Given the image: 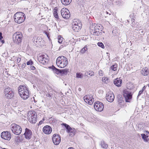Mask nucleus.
Returning <instances> with one entry per match:
<instances>
[{"label":"nucleus","mask_w":149,"mask_h":149,"mask_svg":"<svg viewBox=\"0 0 149 149\" xmlns=\"http://www.w3.org/2000/svg\"><path fill=\"white\" fill-rule=\"evenodd\" d=\"M138 33L141 35H142L144 33V31L143 29H140L139 30Z\"/></svg>","instance_id":"nucleus-38"},{"label":"nucleus","mask_w":149,"mask_h":149,"mask_svg":"<svg viewBox=\"0 0 149 149\" xmlns=\"http://www.w3.org/2000/svg\"><path fill=\"white\" fill-rule=\"evenodd\" d=\"M2 138L8 140H10L11 138V134L9 132L4 131L2 132L1 135Z\"/></svg>","instance_id":"nucleus-13"},{"label":"nucleus","mask_w":149,"mask_h":149,"mask_svg":"<svg viewBox=\"0 0 149 149\" xmlns=\"http://www.w3.org/2000/svg\"><path fill=\"white\" fill-rule=\"evenodd\" d=\"M30 68H31V69L33 70H34L36 69V68L33 66H31V67H30Z\"/></svg>","instance_id":"nucleus-47"},{"label":"nucleus","mask_w":149,"mask_h":149,"mask_svg":"<svg viewBox=\"0 0 149 149\" xmlns=\"http://www.w3.org/2000/svg\"><path fill=\"white\" fill-rule=\"evenodd\" d=\"M63 38H58V42L60 44L63 41Z\"/></svg>","instance_id":"nucleus-40"},{"label":"nucleus","mask_w":149,"mask_h":149,"mask_svg":"<svg viewBox=\"0 0 149 149\" xmlns=\"http://www.w3.org/2000/svg\"><path fill=\"white\" fill-rule=\"evenodd\" d=\"M2 34L0 32V40H1L3 38V37L2 36Z\"/></svg>","instance_id":"nucleus-49"},{"label":"nucleus","mask_w":149,"mask_h":149,"mask_svg":"<svg viewBox=\"0 0 149 149\" xmlns=\"http://www.w3.org/2000/svg\"><path fill=\"white\" fill-rule=\"evenodd\" d=\"M61 15L64 18L67 19L70 16V13L69 10L65 8L62 9L61 10Z\"/></svg>","instance_id":"nucleus-9"},{"label":"nucleus","mask_w":149,"mask_h":149,"mask_svg":"<svg viewBox=\"0 0 149 149\" xmlns=\"http://www.w3.org/2000/svg\"><path fill=\"white\" fill-rule=\"evenodd\" d=\"M21 61V58H20L18 57L17 59V61L19 63Z\"/></svg>","instance_id":"nucleus-46"},{"label":"nucleus","mask_w":149,"mask_h":149,"mask_svg":"<svg viewBox=\"0 0 149 149\" xmlns=\"http://www.w3.org/2000/svg\"><path fill=\"white\" fill-rule=\"evenodd\" d=\"M53 15L54 16V17L56 18H58V15L57 12V11L56 10H55L54 13H53Z\"/></svg>","instance_id":"nucleus-36"},{"label":"nucleus","mask_w":149,"mask_h":149,"mask_svg":"<svg viewBox=\"0 0 149 149\" xmlns=\"http://www.w3.org/2000/svg\"><path fill=\"white\" fill-rule=\"evenodd\" d=\"M88 47V46H87V45H85L84 47L80 51L81 53L82 54L84 53L87 50Z\"/></svg>","instance_id":"nucleus-28"},{"label":"nucleus","mask_w":149,"mask_h":149,"mask_svg":"<svg viewBox=\"0 0 149 149\" xmlns=\"http://www.w3.org/2000/svg\"><path fill=\"white\" fill-rule=\"evenodd\" d=\"M98 74L100 76H102L103 75V72L101 70L99 71L98 72Z\"/></svg>","instance_id":"nucleus-43"},{"label":"nucleus","mask_w":149,"mask_h":149,"mask_svg":"<svg viewBox=\"0 0 149 149\" xmlns=\"http://www.w3.org/2000/svg\"><path fill=\"white\" fill-rule=\"evenodd\" d=\"M134 19H132L131 20L132 21H134Z\"/></svg>","instance_id":"nucleus-55"},{"label":"nucleus","mask_w":149,"mask_h":149,"mask_svg":"<svg viewBox=\"0 0 149 149\" xmlns=\"http://www.w3.org/2000/svg\"><path fill=\"white\" fill-rule=\"evenodd\" d=\"M61 138L60 136L57 134H54L52 137V141L54 144L56 145L59 144L61 142Z\"/></svg>","instance_id":"nucleus-15"},{"label":"nucleus","mask_w":149,"mask_h":149,"mask_svg":"<svg viewBox=\"0 0 149 149\" xmlns=\"http://www.w3.org/2000/svg\"><path fill=\"white\" fill-rule=\"evenodd\" d=\"M54 72L57 74L60 73V70L56 68L54 66H53L52 68Z\"/></svg>","instance_id":"nucleus-32"},{"label":"nucleus","mask_w":149,"mask_h":149,"mask_svg":"<svg viewBox=\"0 0 149 149\" xmlns=\"http://www.w3.org/2000/svg\"><path fill=\"white\" fill-rule=\"evenodd\" d=\"M45 32V33L46 34V35L47 36V37L49 38V37L48 36H49V34L48 33H47V32Z\"/></svg>","instance_id":"nucleus-51"},{"label":"nucleus","mask_w":149,"mask_h":149,"mask_svg":"<svg viewBox=\"0 0 149 149\" xmlns=\"http://www.w3.org/2000/svg\"><path fill=\"white\" fill-rule=\"evenodd\" d=\"M100 144L102 147L103 148L106 149L108 147V145L106 144L104 141H101Z\"/></svg>","instance_id":"nucleus-26"},{"label":"nucleus","mask_w":149,"mask_h":149,"mask_svg":"<svg viewBox=\"0 0 149 149\" xmlns=\"http://www.w3.org/2000/svg\"><path fill=\"white\" fill-rule=\"evenodd\" d=\"M108 78L107 77H103L102 79V81L106 83H107L108 81Z\"/></svg>","instance_id":"nucleus-35"},{"label":"nucleus","mask_w":149,"mask_h":149,"mask_svg":"<svg viewBox=\"0 0 149 149\" xmlns=\"http://www.w3.org/2000/svg\"><path fill=\"white\" fill-rule=\"evenodd\" d=\"M148 87H149V84H148Z\"/></svg>","instance_id":"nucleus-57"},{"label":"nucleus","mask_w":149,"mask_h":149,"mask_svg":"<svg viewBox=\"0 0 149 149\" xmlns=\"http://www.w3.org/2000/svg\"><path fill=\"white\" fill-rule=\"evenodd\" d=\"M47 55H41L38 57V59L40 63L44 65L47 62L48 59L47 58Z\"/></svg>","instance_id":"nucleus-16"},{"label":"nucleus","mask_w":149,"mask_h":149,"mask_svg":"<svg viewBox=\"0 0 149 149\" xmlns=\"http://www.w3.org/2000/svg\"><path fill=\"white\" fill-rule=\"evenodd\" d=\"M63 125H64L67 130L68 133H69V135L71 137L74 136L76 132V130L74 128H71L68 125L63 123Z\"/></svg>","instance_id":"nucleus-11"},{"label":"nucleus","mask_w":149,"mask_h":149,"mask_svg":"<svg viewBox=\"0 0 149 149\" xmlns=\"http://www.w3.org/2000/svg\"><path fill=\"white\" fill-rule=\"evenodd\" d=\"M143 92V91H140L139 92V94L138 95V96H139L141 93H142Z\"/></svg>","instance_id":"nucleus-48"},{"label":"nucleus","mask_w":149,"mask_h":149,"mask_svg":"<svg viewBox=\"0 0 149 149\" xmlns=\"http://www.w3.org/2000/svg\"><path fill=\"white\" fill-rule=\"evenodd\" d=\"M101 31L102 30H101L100 31L97 30L94 31H93V34L95 35H99L102 34Z\"/></svg>","instance_id":"nucleus-29"},{"label":"nucleus","mask_w":149,"mask_h":149,"mask_svg":"<svg viewBox=\"0 0 149 149\" xmlns=\"http://www.w3.org/2000/svg\"><path fill=\"white\" fill-rule=\"evenodd\" d=\"M123 95L127 102H130L132 97V95L131 92L125 90L124 91Z\"/></svg>","instance_id":"nucleus-10"},{"label":"nucleus","mask_w":149,"mask_h":149,"mask_svg":"<svg viewBox=\"0 0 149 149\" xmlns=\"http://www.w3.org/2000/svg\"><path fill=\"white\" fill-rule=\"evenodd\" d=\"M24 135L26 139H29L31 138L32 132L30 130L26 128L25 129V132Z\"/></svg>","instance_id":"nucleus-18"},{"label":"nucleus","mask_w":149,"mask_h":149,"mask_svg":"<svg viewBox=\"0 0 149 149\" xmlns=\"http://www.w3.org/2000/svg\"><path fill=\"white\" fill-rule=\"evenodd\" d=\"M98 27V24L95 23L93 24L90 26V29L91 30V32H92V31L93 32V31L97 30Z\"/></svg>","instance_id":"nucleus-21"},{"label":"nucleus","mask_w":149,"mask_h":149,"mask_svg":"<svg viewBox=\"0 0 149 149\" xmlns=\"http://www.w3.org/2000/svg\"><path fill=\"white\" fill-rule=\"evenodd\" d=\"M138 130H143V125L141 124H139L138 126Z\"/></svg>","instance_id":"nucleus-34"},{"label":"nucleus","mask_w":149,"mask_h":149,"mask_svg":"<svg viewBox=\"0 0 149 149\" xmlns=\"http://www.w3.org/2000/svg\"><path fill=\"white\" fill-rule=\"evenodd\" d=\"M97 44L98 46L101 47L102 48H104V47L103 43L102 42H98L97 43Z\"/></svg>","instance_id":"nucleus-37"},{"label":"nucleus","mask_w":149,"mask_h":149,"mask_svg":"<svg viewBox=\"0 0 149 149\" xmlns=\"http://www.w3.org/2000/svg\"><path fill=\"white\" fill-rule=\"evenodd\" d=\"M18 90L19 95L24 100H26L29 97V90L25 85L20 86L18 88Z\"/></svg>","instance_id":"nucleus-1"},{"label":"nucleus","mask_w":149,"mask_h":149,"mask_svg":"<svg viewBox=\"0 0 149 149\" xmlns=\"http://www.w3.org/2000/svg\"><path fill=\"white\" fill-rule=\"evenodd\" d=\"M76 77L80 78H82L83 77V75L82 73L79 72H77L76 73Z\"/></svg>","instance_id":"nucleus-33"},{"label":"nucleus","mask_w":149,"mask_h":149,"mask_svg":"<svg viewBox=\"0 0 149 149\" xmlns=\"http://www.w3.org/2000/svg\"><path fill=\"white\" fill-rule=\"evenodd\" d=\"M14 21L18 24L23 22L26 18L25 14L22 12L16 13L14 15Z\"/></svg>","instance_id":"nucleus-3"},{"label":"nucleus","mask_w":149,"mask_h":149,"mask_svg":"<svg viewBox=\"0 0 149 149\" xmlns=\"http://www.w3.org/2000/svg\"><path fill=\"white\" fill-rule=\"evenodd\" d=\"M41 40H42V38L38 37H36L34 38L33 41L34 43L39 44Z\"/></svg>","instance_id":"nucleus-24"},{"label":"nucleus","mask_w":149,"mask_h":149,"mask_svg":"<svg viewBox=\"0 0 149 149\" xmlns=\"http://www.w3.org/2000/svg\"><path fill=\"white\" fill-rule=\"evenodd\" d=\"M72 28L75 32L78 31L81 28V24L79 21L77 19H74L72 23Z\"/></svg>","instance_id":"nucleus-8"},{"label":"nucleus","mask_w":149,"mask_h":149,"mask_svg":"<svg viewBox=\"0 0 149 149\" xmlns=\"http://www.w3.org/2000/svg\"><path fill=\"white\" fill-rule=\"evenodd\" d=\"M70 41V42H71V43H72V45H74L75 44L74 40L73 38L71 39Z\"/></svg>","instance_id":"nucleus-42"},{"label":"nucleus","mask_w":149,"mask_h":149,"mask_svg":"<svg viewBox=\"0 0 149 149\" xmlns=\"http://www.w3.org/2000/svg\"><path fill=\"white\" fill-rule=\"evenodd\" d=\"M84 99L85 102L89 105H92L93 103L94 99L93 96L91 95H86L84 97Z\"/></svg>","instance_id":"nucleus-14"},{"label":"nucleus","mask_w":149,"mask_h":149,"mask_svg":"<svg viewBox=\"0 0 149 149\" xmlns=\"http://www.w3.org/2000/svg\"><path fill=\"white\" fill-rule=\"evenodd\" d=\"M68 61L65 57L61 56L58 57L56 60V64L59 67L64 68L68 64Z\"/></svg>","instance_id":"nucleus-2"},{"label":"nucleus","mask_w":149,"mask_h":149,"mask_svg":"<svg viewBox=\"0 0 149 149\" xmlns=\"http://www.w3.org/2000/svg\"><path fill=\"white\" fill-rule=\"evenodd\" d=\"M43 131L45 134H49L52 132V127L46 125L43 127Z\"/></svg>","instance_id":"nucleus-19"},{"label":"nucleus","mask_w":149,"mask_h":149,"mask_svg":"<svg viewBox=\"0 0 149 149\" xmlns=\"http://www.w3.org/2000/svg\"><path fill=\"white\" fill-rule=\"evenodd\" d=\"M68 149H74L72 147H70V148H69Z\"/></svg>","instance_id":"nucleus-53"},{"label":"nucleus","mask_w":149,"mask_h":149,"mask_svg":"<svg viewBox=\"0 0 149 149\" xmlns=\"http://www.w3.org/2000/svg\"><path fill=\"white\" fill-rule=\"evenodd\" d=\"M28 118L30 122L32 123H35L36 121V115L35 111H29L28 115Z\"/></svg>","instance_id":"nucleus-7"},{"label":"nucleus","mask_w":149,"mask_h":149,"mask_svg":"<svg viewBox=\"0 0 149 149\" xmlns=\"http://www.w3.org/2000/svg\"><path fill=\"white\" fill-rule=\"evenodd\" d=\"M106 99L108 102H113L114 99L115 97L113 93L110 92L107 93Z\"/></svg>","instance_id":"nucleus-17"},{"label":"nucleus","mask_w":149,"mask_h":149,"mask_svg":"<svg viewBox=\"0 0 149 149\" xmlns=\"http://www.w3.org/2000/svg\"><path fill=\"white\" fill-rule=\"evenodd\" d=\"M142 74L144 76H146L149 74V72L148 70V68H146L142 69L141 72Z\"/></svg>","instance_id":"nucleus-22"},{"label":"nucleus","mask_w":149,"mask_h":149,"mask_svg":"<svg viewBox=\"0 0 149 149\" xmlns=\"http://www.w3.org/2000/svg\"><path fill=\"white\" fill-rule=\"evenodd\" d=\"M115 4L118 6H121L123 4V3L121 2V0H118L117 1H115Z\"/></svg>","instance_id":"nucleus-30"},{"label":"nucleus","mask_w":149,"mask_h":149,"mask_svg":"<svg viewBox=\"0 0 149 149\" xmlns=\"http://www.w3.org/2000/svg\"><path fill=\"white\" fill-rule=\"evenodd\" d=\"M101 26V25H100V26L98 24V29H97V30L100 31L99 30V29L101 28L100 27H102Z\"/></svg>","instance_id":"nucleus-50"},{"label":"nucleus","mask_w":149,"mask_h":149,"mask_svg":"<svg viewBox=\"0 0 149 149\" xmlns=\"http://www.w3.org/2000/svg\"><path fill=\"white\" fill-rule=\"evenodd\" d=\"M146 88V87L145 86H144V87H143V89H142V91H143V90H144Z\"/></svg>","instance_id":"nucleus-52"},{"label":"nucleus","mask_w":149,"mask_h":149,"mask_svg":"<svg viewBox=\"0 0 149 149\" xmlns=\"http://www.w3.org/2000/svg\"><path fill=\"white\" fill-rule=\"evenodd\" d=\"M4 95L5 97L7 99H11L14 95L13 90L9 87L6 88L4 90Z\"/></svg>","instance_id":"nucleus-4"},{"label":"nucleus","mask_w":149,"mask_h":149,"mask_svg":"<svg viewBox=\"0 0 149 149\" xmlns=\"http://www.w3.org/2000/svg\"><path fill=\"white\" fill-rule=\"evenodd\" d=\"M26 64L28 65H31L33 64V62L31 60H30L29 61L27 62Z\"/></svg>","instance_id":"nucleus-39"},{"label":"nucleus","mask_w":149,"mask_h":149,"mask_svg":"<svg viewBox=\"0 0 149 149\" xmlns=\"http://www.w3.org/2000/svg\"><path fill=\"white\" fill-rule=\"evenodd\" d=\"M142 138L143 139L144 141L145 142H148L149 139L148 138V136L146 135L145 134H141Z\"/></svg>","instance_id":"nucleus-25"},{"label":"nucleus","mask_w":149,"mask_h":149,"mask_svg":"<svg viewBox=\"0 0 149 149\" xmlns=\"http://www.w3.org/2000/svg\"><path fill=\"white\" fill-rule=\"evenodd\" d=\"M114 84L118 87H120L122 83V80L120 78H117L113 81Z\"/></svg>","instance_id":"nucleus-20"},{"label":"nucleus","mask_w":149,"mask_h":149,"mask_svg":"<svg viewBox=\"0 0 149 149\" xmlns=\"http://www.w3.org/2000/svg\"><path fill=\"white\" fill-rule=\"evenodd\" d=\"M106 13H107V14H108V12H107V11L106 12Z\"/></svg>","instance_id":"nucleus-56"},{"label":"nucleus","mask_w":149,"mask_h":149,"mask_svg":"<svg viewBox=\"0 0 149 149\" xmlns=\"http://www.w3.org/2000/svg\"><path fill=\"white\" fill-rule=\"evenodd\" d=\"M78 90L79 91H80L81 90V89L80 88H79V89H78Z\"/></svg>","instance_id":"nucleus-54"},{"label":"nucleus","mask_w":149,"mask_h":149,"mask_svg":"<svg viewBox=\"0 0 149 149\" xmlns=\"http://www.w3.org/2000/svg\"><path fill=\"white\" fill-rule=\"evenodd\" d=\"M26 63H23L22 65V68H25V66H26Z\"/></svg>","instance_id":"nucleus-45"},{"label":"nucleus","mask_w":149,"mask_h":149,"mask_svg":"<svg viewBox=\"0 0 149 149\" xmlns=\"http://www.w3.org/2000/svg\"><path fill=\"white\" fill-rule=\"evenodd\" d=\"M68 71V69H62L60 70V73H61L62 75L66 74Z\"/></svg>","instance_id":"nucleus-27"},{"label":"nucleus","mask_w":149,"mask_h":149,"mask_svg":"<svg viewBox=\"0 0 149 149\" xmlns=\"http://www.w3.org/2000/svg\"><path fill=\"white\" fill-rule=\"evenodd\" d=\"M72 0H61L62 4L65 5H69L71 2Z\"/></svg>","instance_id":"nucleus-23"},{"label":"nucleus","mask_w":149,"mask_h":149,"mask_svg":"<svg viewBox=\"0 0 149 149\" xmlns=\"http://www.w3.org/2000/svg\"><path fill=\"white\" fill-rule=\"evenodd\" d=\"M117 68L118 65L117 64L112 65L111 67V69L114 71H116L117 70Z\"/></svg>","instance_id":"nucleus-31"},{"label":"nucleus","mask_w":149,"mask_h":149,"mask_svg":"<svg viewBox=\"0 0 149 149\" xmlns=\"http://www.w3.org/2000/svg\"><path fill=\"white\" fill-rule=\"evenodd\" d=\"M94 108L96 111L100 112L103 110L104 108V105L102 102L97 101L95 103Z\"/></svg>","instance_id":"nucleus-12"},{"label":"nucleus","mask_w":149,"mask_h":149,"mask_svg":"<svg viewBox=\"0 0 149 149\" xmlns=\"http://www.w3.org/2000/svg\"><path fill=\"white\" fill-rule=\"evenodd\" d=\"M88 74L91 76H93L94 75V72L92 71H90L88 73Z\"/></svg>","instance_id":"nucleus-41"},{"label":"nucleus","mask_w":149,"mask_h":149,"mask_svg":"<svg viewBox=\"0 0 149 149\" xmlns=\"http://www.w3.org/2000/svg\"><path fill=\"white\" fill-rule=\"evenodd\" d=\"M44 120V119H42L39 122V125H41V124L42 123H43V122Z\"/></svg>","instance_id":"nucleus-44"},{"label":"nucleus","mask_w":149,"mask_h":149,"mask_svg":"<svg viewBox=\"0 0 149 149\" xmlns=\"http://www.w3.org/2000/svg\"><path fill=\"white\" fill-rule=\"evenodd\" d=\"M23 35L20 32H17L14 33L13 35V40L15 43L19 44L22 42Z\"/></svg>","instance_id":"nucleus-6"},{"label":"nucleus","mask_w":149,"mask_h":149,"mask_svg":"<svg viewBox=\"0 0 149 149\" xmlns=\"http://www.w3.org/2000/svg\"><path fill=\"white\" fill-rule=\"evenodd\" d=\"M10 126L11 130L13 133L17 135L21 133L22 129L19 125L15 123H12Z\"/></svg>","instance_id":"nucleus-5"}]
</instances>
